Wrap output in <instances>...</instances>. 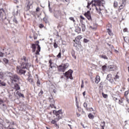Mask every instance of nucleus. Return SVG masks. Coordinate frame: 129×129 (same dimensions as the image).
<instances>
[{
  "instance_id": "nucleus-1",
  "label": "nucleus",
  "mask_w": 129,
  "mask_h": 129,
  "mask_svg": "<svg viewBox=\"0 0 129 129\" xmlns=\"http://www.w3.org/2000/svg\"><path fill=\"white\" fill-rule=\"evenodd\" d=\"M18 61L20 62L21 66L17 67V72L20 75L25 74L26 73V70L23 69H28L29 67H31V64L28 63V59L25 56H23V57L21 58Z\"/></svg>"
},
{
  "instance_id": "nucleus-2",
  "label": "nucleus",
  "mask_w": 129,
  "mask_h": 129,
  "mask_svg": "<svg viewBox=\"0 0 129 129\" xmlns=\"http://www.w3.org/2000/svg\"><path fill=\"white\" fill-rule=\"evenodd\" d=\"M104 4L105 2L103 0H92L90 3H88L87 8L89 9V7L92 5V8L94 7L96 11H98V8L97 7H99L100 11H101L104 10Z\"/></svg>"
},
{
  "instance_id": "nucleus-3",
  "label": "nucleus",
  "mask_w": 129,
  "mask_h": 129,
  "mask_svg": "<svg viewBox=\"0 0 129 129\" xmlns=\"http://www.w3.org/2000/svg\"><path fill=\"white\" fill-rule=\"evenodd\" d=\"M36 43L37 44H32V52H36V48H37V50L35 53L36 55H40L39 52L41 51V47L39 45V41H37Z\"/></svg>"
},
{
  "instance_id": "nucleus-4",
  "label": "nucleus",
  "mask_w": 129,
  "mask_h": 129,
  "mask_svg": "<svg viewBox=\"0 0 129 129\" xmlns=\"http://www.w3.org/2000/svg\"><path fill=\"white\" fill-rule=\"evenodd\" d=\"M68 67H69V63H66V64H63L58 66V70L59 71L64 72Z\"/></svg>"
},
{
  "instance_id": "nucleus-5",
  "label": "nucleus",
  "mask_w": 129,
  "mask_h": 129,
  "mask_svg": "<svg viewBox=\"0 0 129 129\" xmlns=\"http://www.w3.org/2000/svg\"><path fill=\"white\" fill-rule=\"evenodd\" d=\"M81 29L82 30L83 32H84L86 29V27L85 26V24L82 23L81 25H80L77 29L75 30L76 32H77V33H80L81 32Z\"/></svg>"
},
{
  "instance_id": "nucleus-6",
  "label": "nucleus",
  "mask_w": 129,
  "mask_h": 129,
  "mask_svg": "<svg viewBox=\"0 0 129 129\" xmlns=\"http://www.w3.org/2000/svg\"><path fill=\"white\" fill-rule=\"evenodd\" d=\"M7 19V16H6V13L3 9H0V21H4Z\"/></svg>"
},
{
  "instance_id": "nucleus-7",
  "label": "nucleus",
  "mask_w": 129,
  "mask_h": 129,
  "mask_svg": "<svg viewBox=\"0 0 129 129\" xmlns=\"http://www.w3.org/2000/svg\"><path fill=\"white\" fill-rule=\"evenodd\" d=\"M73 73V71L70 70L65 73V76L68 79H73V77H72V74Z\"/></svg>"
},
{
  "instance_id": "nucleus-8",
  "label": "nucleus",
  "mask_w": 129,
  "mask_h": 129,
  "mask_svg": "<svg viewBox=\"0 0 129 129\" xmlns=\"http://www.w3.org/2000/svg\"><path fill=\"white\" fill-rule=\"evenodd\" d=\"M11 79L12 83L14 84L16 83V82H17V81L20 79V78H19L17 75H15L12 77Z\"/></svg>"
},
{
  "instance_id": "nucleus-9",
  "label": "nucleus",
  "mask_w": 129,
  "mask_h": 129,
  "mask_svg": "<svg viewBox=\"0 0 129 129\" xmlns=\"http://www.w3.org/2000/svg\"><path fill=\"white\" fill-rule=\"evenodd\" d=\"M84 16L87 18L89 21L91 20V14H90V11H87V13L84 14Z\"/></svg>"
},
{
  "instance_id": "nucleus-10",
  "label": "nucleus",
  "mask_w": 129,
  "mask_h": 129,
  "mask_svg": "<svg viewBox=\"0 0 129 129\" xmlns=\"http://www.w3.org/2000/svg\"><path fill=\"white\" fill-rule=\"evenodd\" d=\"M107 79L111 83H113V78H112L111 74H108L107 76Z\"/></svg>"
},
{
  "instance_id": "nucleus-11",
  "label": "nucleus",
  "mask_w": 129,
  "mask_h": 129,
  "mask_svg": "<svg viewBox=\"0 0 129 129\" xmlns=\"http://www.w3.org/2000/svg\"><path fill=\"white\" fill-rule=\"evenodd\" d=\"M17 24L18 23V21H17V19H16V18L15 17H12L11 19H10V20L9 21V23L10 24Z\"/></svg>"
},
{
  "instance_id": "nucleus-12",
  "label": "nucleus",
  "mask_w": 129,
  "mask_h": 129,
  "mask_svg": "<svg viewBox=\"0 0 129 129\" xmlns=\"http://www.w3.org/2000/svg\"><path fill=\"white\" fill-rule=\"evenodd\" d=\"M81 39H82V36H81V35H79L76 38L75 40H74V41L76 43V44H77V43H78V42H79V41H80Z\"/></svg>"
},
{
  "instance_id": "nucleus-13",
  "label": "nucleus",
  "mask_w": 129,
  "mask_h": 129,
  "mask_svg": "<svg viewBox=\"0 0 129 129\" xmlns=\"http://www.w3.org/2000/svg\"><path fill=\"white\" fill-rule=\"evenodd\" d=\"M125 7V2H122L121 5L119 7V11H120Z\"/></svg>"
},
{
  "instance_id": "nucleus-14",
  "label": "nucleus",
  "mask_w": 129,
  "mask_h": 129,
  "mask_svg": "<svg viewBox=\"0 0 129 129\" xmlns=\"http://www.w3.org/2000/svg\"><path fill=\"white\" fill-rule=\"evenodd\" d=\"M95 113H90L88 115V117H89L91 119H93L94 118V115Z\"/></svg>"
},
{
  "instance_id": "nucleus-15",
  "label": "nucleus",
  "mask_w": 129,
  "mask_h": 129,
  "mask_svg": "<svg viewBox=\"0 0 129 129\" xmlns=\"http://www.w3.org/2000/svg\"><path fill=\"white\" fill-rule=\"evenodd\" d=\"M108 69L110 71H112L113 70H114V66L113 65L109 66L108 67Z\"/></svg>"
},
{
  "instance_id": "nucleus-16",
  "label": "nucleus",
  "mask_w": 129,
  "mask_h": 129,
  "mask_svg": "<svg viewBox=\"0 0 129 129\" xmlns=\"http://www.w3.org/2000/svg\"><path fill=\"white\" fill-rule=\"evenodd\" d=\"M59 119H60L59 118H55V120H52L51 122V123L55 124L57 122V121H58Z\"/></svg>"
},
{
  "instance_id": "nucleus-17",
  "label": "nucleus",
  "mask_w": 129,
  "mask_h": 129,
  "mask_svg": "<svg viewBox=\"0 0 129 129\" xmlns=\"http://www.w3.org/2000/svg\"><path fill=\"white\" fill-rule=\"evenodd\" d=\"M99 81H100V77H99V76H97L96 77V80H95V83H99Z\"/></svg>"
},
{
  "instance_id": "nucleus-18",
  "label": "nucleus",
  "mask_w": 129,
  "mask_h": 129,
  "mask_svg": "<svg viewBox=\"0 0 129 129\" xmlns=\"http://www.w3.org/2000/svg\"><path fill=\"white\" fill-rule=\"evenodd\" d=\"M56 116H57L58 118H59V114H62V111L61 110H59L57 112H56Z\"/></svg>"
},
{
  "instance_id": "nucleus-19",
  "label": "nucleus",
  "mask_w": 129,
  "mask_h": 129,
  "mask_svg": "<svg viewBox=\"0 0 129 129\" xmlns=\"http://www.w3.org/2000/svg\"><path fill=\"white\" fill-rule=\"evenodd\" d=\"M100 57L103 59H104V60H108V57H107V56H106L105 55H101Z\"/></svg>"
},
{
  "instance_id": "nucleus-20",
  "label": "nucleus",
  "mask_w": 129,
  "mask_h": 129,
  "mask_svg": "<svg viewBox=\"0 0 129 129\" xmlns=\"http://www.w3.org/2000/svg\"><path fill=\"white\" fill-rule=\"evenodd\" d=\"M14 87H15L16 90H19L20 89V86H19V85H18L17 84H15L14 85Z\"/></svg>"
},
{
  "instance_id": "nucleus-21",
  "label": "nucleus",
  "mask_w": 129,
  "mask_h": 129,
  "mask_svg": "<svg viewBox=\"0 0 129 129\" xmlns=\"http://www.w3.org/2000/svg\"><path fill=\"white\" fill-rule=\"evenodd\" d=\"M107 32L108 33L110 36H112V32H111V30H110V29L107 28Z\"/></svg>"
},
{
  "instance_id": "nucleus-22",
  "label": "nucleus",
  "mask_w": 129,
  "mask_h": 129,
  "mask_svg": "<svg viewBox=\"0 0 129 129\" xmlns=\"http://www.w3.org/2000/svg\"><path fill=\"white\" fill-rule=\"evenodd\" d=\"M26 6L27 9H30V6H31V4H30V1H27Z\"/></svg>"
},
{
  "instance_id": "nucleus-23",
  "label": "nucleus",
  "mask_w": 129,
  "mask_h": 129,
  "mask_svg": "<svg viewBox=\"0 0 129 129\" xmlns=\"http://www.w3.org/2000/svg\"><path fill=\"white\" fill-rule=\"evenodd\" d=\"M68 125L70 127V129H72V122L71 121L68 122Z\"/></svg>"
},
{
  "instance_id": "nucleus-24",
  "label": "nucleus",
  "mask_w": 129,
  "mask_h": 129,
  "mask_svg": "<svg viewBox=\"0 0 129 129\" xmlns=\"http://www.w3.org/2000/svg\"><path fill=\"white\" fill-rule=\"evenodd\" d=\"M19 11H14V12H13V14L14 16H17L19 14Z\"/></svg>"
},
{
  "instance_id": "nucleus-25",
  "label": "nucleus",
  "mask_w": 129,
  "mask_h": 129,
  "mask_svg": "<svg viewBox=\"0 0 129 129\" xmlns=\"http://www.w3.org/2000/svg\"><path fill=\"white\" fill-rule=\"evenodd\" d=\"M17 94H18L19 95V96H20V97H24V94L18 92L17 93Z\"/></svg>"
},
{
  "instance_id": "nucleus-26",
  "label": "nucleus",
  "mask_w": 129,
  "mask_h": 129,
  "mask_svg": "<svg viewBox=\"0 0 129 129\" xmlns=\"http://www.w3.org/2000/svg\"><path fill=\"white\" fill-rule=\"evenodd\" d=\"M0 84H1V86H6V85H7L6 83H5L4 82H1Z\"/></svg>"
},
{
  "instance_id": "nucleus-27",
  "label": "nucleus",
  "mask_w": 129,
  "mask_h": 129,
  "mask_svg": "<svg viewBox=\"0 0 129 129\" xmlns=\"http://www.w3.org/2000/svg\"><path fill=\"white\" fill-rule=\"evenodd\" d=\"M48 8L49 12H50V13H52V9H51V7H50V2H48Z\"/></svg>"
},
{
  "instance_id": "nucleus-28",
  "label": "nucleus",
  "mask_w": 129,
  "mask_h": 129,
  "mask_svg": "<svg viewBox=\"0 0 129 129\" xmlns=\"http://www.w3.org/2000/svg\"><path fill=\"white\" fill-rule=\"evenodd\" d=\"M4 62L6 63V64L9 62V60H8L7 58H4L3 59Z\"/></svg>"
},
{
  "instance_id": "nucleus-29",
  "label": "nucleus",
  "mask_w": 129,
  "mask_h": 129,
  "mask_svg": "<svg viewBox=\"0 0 129 129\" xmlns=\"http://www.w3.org/2000/svg\"><path fill=\"white\" fill-rule=\"evenodd\" d=\"M88 42H89V40H88L86 38L84 39V43H88Z\"/></svg>"
},
{
  "instance_id": "nucleus-30",
  "label": "nucleus",
  "mask_w": 129,
  "mask_h": 129,
  "mask_svg": "<svg viewBox=\"0 0 129 129\" xmlns=\"http://www.w3.org/2000/svg\"><path fill=\"white\" fill-rule=\"evenodd\" d=\"M114 8H116V7H117V2L115 1L114 2Z\"/></svg>"
},
{
  "instance_id": "nucleus-31",
  "label": "nucleus",
  "mask_w": 129,
  "mask_h": 129,
  "mask_svg": "<svg viewBox=\"0 0 129 129\" xmlns=\"http://www.w3.org/2000/svg\"><path fill=\"white\" fill-rule=\"evenodd\" d=\"M118 103H119V104H120L121 105H123V104H122V100H118Z\"/></svg>"
},
{
  "instance_id": "nucleus-32",
  "label": "nucleus",
  "mask_w": 129,
  "mask_h": 129,
  "mask_svg": "<svg viewBox=\"0 0 129 129\" xmlns=\"http://www.w3.org/2000/svg\"><path fill=\"white\" fill-rule=\"evenodd\" d=\"M54 17L57 18H59V17H60V13H58V15H57V14H55Z\"/></svg>"
},
{
  "instance_id": "nucleus-33",
  "label": "nucleus",
  "mask_w": 129,
  "mask_h": 129,
  "mask_svg": "<svg viewBox=\"0 0 129 129\" xmlns=\"http://www.w3.org/2000/svg\"><path fill=\"white\" fill-rule=\"evenodd\" d=\"M69 19L71 20V21H73V22L74 23L75 22V20H74V18H73V17H70V18H69Z\"/></svg>"
},
{
  "instance_id": "nucleus-34",
  "label": "nucleus",
  "mask_w": 129,
  "mask_h": 129,
  "mask_svg": "<svg viewBox=\"0 0 129 129\" xmlns=\"http://www.w3.org/2000/svg\"><path fill=\"white\" fill-rule=\"evenodd\" d=\"M84 87V83L83 82V80L82 81V84L81 86V88H83Z\"/></svg>"
},
{
  "instance_id": "nucleus-35",
  "label": "nucleus",
  "mask_w": 129,
  "mask_h": 129,
  "mask_svg": "<svg viewBox=\"0 0 129 129\" xmlns=\"http://www.w3.org/2000/svg\"><path fill=\"white\" fill-rule=\"evenodd\" d=\"M101 126H105V122L103 121L101 123Z\"/></svg>"
},
{
  "instance_id": "nucleus-36",
  "label": "nucleus",
  "mask_w": 129,
  "mask_h": 129,
  "mask_svg": "<svg viewBox=\"0 0 129 129\" xmlns=\"http://www.w3.org/2000/svg\"><path fill=\"white\" fill-rule=\"evenodd\" d=\"M50 105V107H51V108H56V106H55V105H54V104H51Z\"/></svg>"
},
{
  "instance_id": "nucleus-37",
  "label": "nucleus",
  "mask_w": 129,
  "mask_h": 129,
  "mask_svg": "<svg viewBox=\"0 0 129 129\" xmlns=\"http://www.w3.org/2000/svg\"><path fill=\"white\" fill-rule=\"evenodd\" d=\"M102 69L103 70V71L106 70V66L104 65L102 67Z\"/></svg>"
},
{
  "instance_id": "nucleus-38",
  "label": "nucleus",
  "mask_w": 129,
  "mask_h": 129,
  "mask_svg": "<svg viewBox=\"0 0 129 129\" xmlns=\"http://www.w3.org/2000/svg\"><path fill=\"white\" fill-rule=\"evenodd\" d=\"M49 63H50V68H53V67L52 66V60H50L49 61Z\"/></svg>"
},
{
  "instance_id": "nucleus-39",
  "label": "nucleus",
  "mask_w": 129,
  "mask_h": 129,
  "mask_svg": "<svg viewBox=\"0 0 129 129\" xmlns=\"http://www.w3.org/2000/svg\"><path fill=\"white\" fill-rule=\"evenodd\" d=\"M28 80L29 82H33V79L31 78H28Z\"/></svg>"
},
{
  "instance_id": "nucleus-40",
  "label": "nucleus",
  "mask_w": 129,
  "mask_h": 129,
  "mask_svg": "<svg viewBox=\"0 0 129 129\" xmlns=\"http://www.w3.org/2000/svg\"><path fill=\"white\" fill-rule=\"evenodd\" d=\"M57 58H61V52H59L58 55L56 56Z\"/></svg>"
},
{
  "instance_id": "nucleus-41",
  "label": "nucleus",
  "mask_w": 129,
  "mask_h": 129,
  "mask_svg": "<svg viewBox=\"0 0 129 129\" xmlns=\"http://www.w3.org/2000/svg\"><path fill=\"white\" fill-rule=\"evenodd\" d=\"M103 97H104V98H106L107 97V95L103 93L102 94Z\"/></svg>"
},
{
  "instance_id": "nucleus-42",
  "label": "nucleus",
  "mask_w": 129,
  "mask_h": 129,
  "mask_svg": "<svg viewBox=\"0 0 129 129\" xmlns=\"http://www.w3.org/2000/svg\"><path fill=\"white\" fill-rule=\"evenodd\" d=\"M118 78H119V77L117 75H116L115 78H114V80H115L116 79H118Z\"/></svg>"
},
{
  "instance_id": "nucleus-43",
  "label": "nucleus",
  "mask_w": 129,
  "mask_h": 129,
  "mask_svg": "<svg viewBox=\"0 0 129 129\" xmlns=\"http://www.w3.org/2000/svg\"><path fill=\"white\" fill-rule=\"evenodd\" d=\"M83 105H84V107H85V108H87V104L86 103H84Z\"/></svg>"
},
{
  "instance_id": "nucleus-44",
  "label": "nucleus",
  "mask_w": 129,
  "mask_h": 129,
  "mask_svg": "<svg viewBox=\"0 0 129 129\" xmlns=\"http://www.w3.org/2000/svg\"><path fill=\"white\" fill-rule=\"evenodd\" d=\"M53 46L54 47V48H57L58 47V45H57V43H54V44H53Z\"/></svg>"
},
{
  "instance_id": "nucleus-45",
  "label": "nucleus",
  "mask_w": 129,
  "mask_h": 129,
  "mask_svg": "<svg viewBox=\"0 0 129 129\" xmlns=\"http://www.w3.org/2000/svg\"><path fill=\"white\" fill-rule=\"evenodd\" d=\"M55 126H56V127H57V128H59V125H58L57 123H55L54 124Z\"/></svg>"
},
{
  "instance_id": "nucleus-46",
  "label": "nucleus",
  "mask_w": 129,
  "mask_h": 129,
  "mask_svg": "<svg viewBox=\"0 0 129 129\" xmlns=\"http://www.w3.org/2000/svg\"><path fill=\"white\" fill-rule=\"evenodd\" d=\"M0 57H4V53L3 52H0Z\"/></svg>"
},
{
  "instance_id": "nucleus-47",
  "label": "nucleus",
  "mask_w": 129,
  "mask_h": 129,
  "mask_svg": "<svg viewBox=\"0 0 129 129\" xmlns=\"http://www.w3.org/2000/svg\"><path fill=\"white\" fill-rule=\"evenodd\" d=\"M83 127H84V128H86V127H87V126H85L84 124L81 123Z\"/></svg>"
},
{
  "instance_id": "nucleus-48",
  "label": "nucleus",
  "mask_w": 129,
  "mask_h": 129,
  "mask_svg": "<svg viewBox=\"0 0 129 129\" xmlns=\"http://www.w3.org/2000/svg\"><path fill=\"white\" fill-rule=\"evenodd\" d=\"M39 27L40 28H44V25L43 24H40Z\"/></svg>"
},
{
  "instance_id": "nucleus-49",
  "label": "nucleus",
  "mask_w": 129,
  "mask_h": 129,
  "mask_svg": "<svg viewBox=\"0 0 129 129\" xmlns=\"http://www.w3.org/2000/svg\"><path fill=\"white\" fill-rule=\"evenodd\" d=\"M113 100H115V101H116L117 100V98H115V97H113Z\"/></svg>"
},
{
  "instance_id": "nucleus-50",
  "label": "nucleus",
  "mask_w": 129,
  "mask_h": 129,
  "mask_svg": "<svg viewBox=\"0 0 129 129\" xmlns=\"http://www.w3.org/2000/svg\"><path fill=\"white\" fill-rule=\"evenodd\" d=\"M80 18H81L82 20H85V18H84L83 17V16H80Z\"/></svg>"
},
{
  "instance_id": "nucleus-51",
  "label": "nucleus",
  "mask_w": 129,
  "mask_h": 129,
  "mask_svg": "<svg viewBox=\"0 0 129 129\" xmlns=\"http://www.w3.org/2000/svg\"><path fill=\"white\" fill-rule=\"evenodd\" d=\"M123 32H127V29H126V28H125V29H123Z\"/></svg>"
},
{
  "instance_id": "nucleus-52",
  "label": "nucleus",
  "mask_w": 129,
  "mask_h": 129,
  "mask_svg": "<svg viewBox=\"0 0 129 129\" xmlns=\"http://www.w3.org/2000/svg\"><path fill=\"white\" fill-rule=\"evenodd\" d=\"M40 11V8H37L36 9V12H39Z\"/></svg>"
},
{
  "instance_id": "nucleus-53",
  "label": "nucleus",
  "mask_w": 129,
  "mask_h": 129,
  "mask_svg": "<svg viewBox=\"0 0 129 129\" xmlns=\"http://www.w3.org/2000/svg\"><path fill=\"white\" fill-rule=\"evenodd\" d=\"M37 83L38 85H40V81L38 80Z\"/></svg>"
},
{
  "instance_id": "nucleus-54",
  "label": "nucleus",
  "mask_w": 129,
  "mask_h": 129,
  "mask_svg": "<svg viewBox=\"0 0 129 129\" xmlns=\"http://www.w3.org/2000/svg\"><path fill=\"white\" fill-rule=\"evenodd\" d=\"M86 92L85 91L83 93V96H85Z\"/></svg>"
},
{
  "instance_id": "nucleus-55",
  "label": "nucleus",
  "mask_w": 129,
  "mask_h": 129,
  "mask_svg": "<svg viewBox=\"0 0 129 129\" xmlns=\"http://www.w3.org/2000/svg\"><path fill=\"white\" fill-rule=\"evenodd\" d=\"M14 3H15V4H17L18 0H14Z\"/></svg>"
},
{
  "instance_id": "nucleus-56",
  "label": "nucleus",
  "mask_w": 129,
  "mask_h": 129,
  "mask_svg": "<svg viewBox=\"0 0 129 129\" xmlns=\"http://www.w3.org/2000/svg\"><path fill=\"white\" fill-rule=\"evenodd\" d=\"M39 94H43V91H41Z\"/></svg>"
},
{
  "instance_id": "nucleus-57",
  "label": "nucleus",
  "mask_w": 129,
  "mask_h": 129,
  "mask_svg": "<svg viewBox=\"0 0 129 129\" xmlns=\"http://www.w3.org/2000/svg\"><path fill=\"white\" fill-rule=\"evenodd\" d=\"M77 116H80V114H77Z\"/></svg>"
},
{
  "instance_id": "nucleus-58",
  "label": "nucleus",
  "mask_w": 129,
  "mask_h": 129,
  "mask_svg": "<svg viewBox=\"0 0 129 129\" xmlns=\"http://www.w3.org/2000/svg\"><path fill=\"white\" fill-rule=\"evenodd\" d=\"M73 57L75 58V59H76V56L73 55Z\"/></svg>"
},
{
  "instance_id": "nucleus-59",
  "label": "nucleus",
  "mask_w": 129,
  "mask_h": 129,
  "mask_svg": "<svg viewBox=\"0 0 129 129\" xmlns=\"http://www.w3.org/2000/svg\"><path fill=\"white\" fill-rule=\"evenodd\" d=\"M0 129H3V126H0Z\"/></svg>"
},
{
  "instance_id": "nucleus-60",
  "label": "nucleus",
  "mask_w": 129,
  "mask_h": 129,
  "mask_svg": "<svg viewBox=\"0 0 129 129\" xmlns=\"http://www.w3.org/2000/svg\"><path fill=\"white\" fill-rule=\"evenodd\" d=\"M127 111H128V112H129V108H128V109H127Z\"/></svg>"
},
{
  "instance_id": "nucleus-61",
  "label": "nucleus",
  "mask_w": 129,
  "mask_h": 129,
  "mask_svg": "<svg viewBox=\"0 0 129 129\" xmlns=\"http://www.w3.org/2000/svg\"><path fill=\"white\" fill-rule=\"evenodd\" d=\"M90 27L91 28H92V26H90ZM92 29H94V28H92Z\"/></svg>"
},
{
  "instance_id": "nucleus-62",
  "label": "nucleus",
  "mask_w": 129,
  "mask_h": 129,
  "mask_svg": "<svg viewBox=\"0 0 129 129\" xmlns=\"http://www.w3.org/2000/svg\"><path fill=\"white\" fill-rule=\"evenodd\" d=\"M34 38L35 40H36V39H37V37H34Z\"/></svg>"
},
{
  "instance_id": "nucleus-63",
  "label": "nucleus",
  "mask_w": 129,
  "mask_h": 129,
  "mask_svg": "<svg viewBox=\"0 0 129 129\" xmlns=\"http://www.w3.org/2000/svg\"><path fill=\"white\" fill-rule=\"evenodd\" d=\"M66 1V2H69V0H65Z\"/></svg>"
},
{
  "instance_id": "nucleus-64",
  "label": "nucleus",
  "mask_w": 129,
  "mask_h": 129,
  "mask_svg": "<svg viewBox=\"0 0 129 129\" xmlns=\"http://www.w3.org/2000/svg\"><path fill=\"white\" fill-rule=\"evenodd\" d=\"M127 81L129 82V78L127 79Z\"/></svg>"
}]
</instances>
